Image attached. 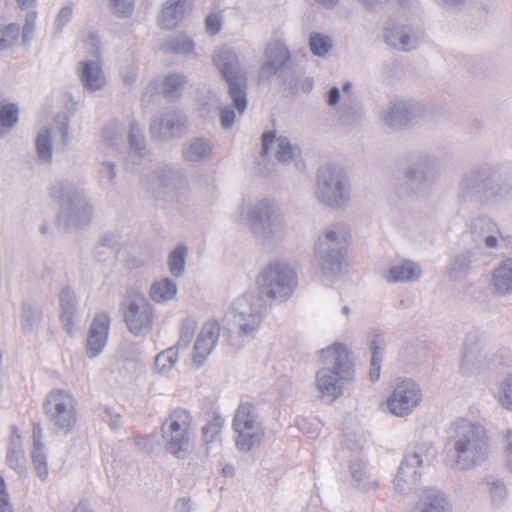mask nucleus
Segmentation results:
<instances>
[{
  "label": "nucleus",
  "mask_w": 512,
  "mask_h": 512,
  "mask_svg": "<svg viewBox=\"0 0 512 512\" xmlns=\"http://www.w3.org/2000/svg\"><path fill=\"white\" fill-rule=\"evenodd\" d=\"M364 443L365 439L363 435L357 431H351L344 434L343 445L352 451L362 449Z\"/></svg>",
  "instance_id": "bf43d9fd"
},
{
  "label": "nucleus",
  "mask_w": 512,
  "mask_h": 512,
  "mask_svg": "<svg viewBox=\"0 0 512 512\" xmlns=\"http://www.w3.org/2000/svg\"><path fill=\"white\" fill-rule=\"evenodd\" d=\"M18 121V109L14 104H7L0 111V122L2 126L11 128Z\"/></svg>",
  "instance_id": "13d9d810"
},
{
  "label": "nucleus",
  "mask_w": 512,
  "mask_h": 512,
  "mask_svg": "<svg viewBox=\"0 0 512 512\" xmlns=\"http://www.w3.org/2000/svg\"><path fill=\"white\" fill-rule=\"evenodd\" d=\"M6 463L15 471L22 473L25 470L26 457L22 445V437L17 427L11 428L6 452Z\"/></svg>",
  "instance_id": "f704fd0d"
},
{
  "label": "nucleus",
  "mask_w": 512,
  "mask_h": 512,
  "mask_svg": "<svg viewBox=\"0 0 512 512\" xmlns=\"http://www.w3.org/2000/svg\"><path fill=\"white\" fill-rule=\"evenodd\" d=\"M187 127V118L177 111H169L154 117L150 123L152 137L168 139L182 134Z\"/></svg>",
  "instance_id": "5701e85b"
},
{
  "label": "nucleus",
  "mask_w": 512,
  "mask_h": 512,
  "mask_svg": "<svg viewBox=\"0 0 512 512\" xmlns=\"http://www.w3.org/2000/svg\"><path fill=\"white\" fill-rule=\"evenodd\" d=\"M178 347H169L158 353L154 359L153 371L163 376L168 375L178 361Z\"/></svg>",
  "instance_id": "a19ab883"
},
{
  "label": "nucleus",
  "mask_w": 512,
  "mask_h": 512,
  "mask_svg": "<svg viewBox=\"0 0 512 512\" xmlns=\"http://www.w3.org/2000/svg\"><path fill=\"white\" fill-rule=\"evenodd\" d=\"M110 328V317L106 312L97 313L90 325L86 351L90 358L97 357L104 349Z\"/></svg>",
  "instance_id": "bb28decb"
},
{
  "label": "nucleus",
  "mask_w": 512,
  "mask_h": 512,
  "mask_svg": "<svg viewBox=\"0 0 512 512\" xmlns=\"http://www.w3.org/2000/svg\"><path fill=\"white\" fill-rule=\"evenodd\" d=\"M220 112V125L224 130L230 129L235 121L236 113L228 107H221Z\"/></svg>",
  "instance_id": "0e129e2a"
},
{
  "label": "nucleus",
  "mask_w": 512,
  "mask_h": 512,
  "mask_svg": "<svg viewBox=\"0 0 512 512\" xmlns=\"http://www.w3.org/2000/svg\"><path fill=\"white\" fill-rule=\"evenodd\" d=\"M153 181L157 188L164 189L166 193H177L186 187V181L183 175L179 171L169 167L155 170L153 173Z\"/></svg>",
  "instance_id": "c9c22d12"
},
{
  "label": "nucleus",
  "mask_w": 512,
  "mask_h": 512,
  "mask_svg": "<svg viewBox=\"0 0 512 512\" xmlns=\"http://www.w3.org/2000/svg\"><path fill=\"white\" fill-rule=\"evenodd\" d=\"M422 39L421 31L412 25L395 19L386 21L383 29V40L391 48L401 52L417 49Z\"/></svg>",
  "instance_id": "6ab92c4d"
},
{
  "label": "nucleus",
  "mask_w": 512,
  "mask_h": 512,
  "mask_svg": "<svg viewBox=\"0 0 512 512\" xmlns=\"http://www.w3.org/2000/svg\"><path fill=\"white\" fill-rule=\"evenodd\" d=\"M438 176L437 158L427 152H418L406 158L403 168V181L397 188L401 197L426 198Z\"/></svg>",
  "instance_id": "39448f33"
},
{
  "label": "nucleus",
  "mask_w": 512,
  "mask_h": 512,
  "mask_svg": "<svg viewBox=\"0 0 512 512\" xmlns=\"http://www.w3.org/2000/svg\"><path fill=\"white\" fill-rule=\"evenodd\" d=\"M494 363V354L484 340L476 336L469 337L463 350L460 373L465 377H476L491 369Z\"/></svg>",
  "instance_id": "2eb2a0df"
},
{
  "label": "nucleus",
  "mask_w": 512,
  "mask_h": 512,
  "mask_svg": "<svg viewBox=\"0 0 512 512\" xmlns=\"http://www.w3.org/2000/svg\"><path fill=\"white\" fill-rule=\"evenodd\" d=\"M135 0H109L111 12L118 17L131 16L134 9Z\"/></svg>",
  "instance_id": "4d7b16f0"
},
{
  "label": "nucleus",
  "mask_w": 512,
  "mask_h": 512,
  "mask_svg": "<svg viewBox=\"0 0 512 512\" xmlns=\"http://www.w3.org/2000/svg\"><path fill=\"white\" fill-rule=\"evenodd\" d=\"M223 427V420L219 416H215L202 429L203 439L207 444L216 441Z\"/></svg>",
  "instance_id": "864d4df0"
},
{
  "label": "nucleus",
  "mask_w": 512,
  "mask_h": 512,
  "mask_svg": "<svg viewBox=\"0 0 512 512\" xmlns=\"http://www.w3.org/2000/svg\"><path fill=\"white\" fill-rule=\"evenodd\" d=\"M213 63L228 85L233 105L242 114L247 107V75L241 66L239 55L233 48L222 47L214 53Z\"/></svg>",
  "instance_id": "1a4fd4ad"
},
{
  "label": "nucleus",
  "mask_w": 512,
  "mask_h": 512,
  "mask_svg": "<svg viewBox=\"0 0 512 512\" xmlns=\"http://www.w3.org/2000/svg\"><path fill=\"white\" fill-rule=\"evenodd\" d=\"M76 400L64 389H53L44 400L43 409L55 433L68 434L77 423Z\"/></svg>",
  "instance_id": "4468645a"
},
{
  "label": "nucleus",
  "mask_w": 512,
  "mask_h": 512,
  "mask_svg": "<svg viewBox=\"0 0 512 512\" xmlns=\"http://www.w3.org/2000/svg\"><path fill=\"white\" fill-rule=\"evenodd\" d=\"M490 495L492 501L499 505L501 504L507 497V490L502 481H494L490 486Z\"/></svg>",
  "instance_id": "e2e57ef3"
},
{
  "label": "nucleus",
  "mask_w": 512,
  "mask_h": 512,
  "mask_svg": "<svg viewBox=\"0 0 512 512\" xmlns=\"http://www.w3.org/2000/svg\"><path fill=\"white\" fill-rule=\"evenodd\" d=\"M43 306L34 302H24L20 312V326L23 333L36 334L42 325Z\"/></svg>",
  "instance_id": "72a5a7b5"
},
{
  "label": "nucleus",
  "mask_w": 512,
  "mask_h": 512,
  "mask_svg": "<svg viewBox=\"0 0 512 512\" xmlns=\"http://www.w3.org/2000/svg\"><path fill=\"white\" fill-rule=\"evenodd\" d=\"M99 173L102 178H105L108 180L110 185L114 184V180L116 178V167L113 162L110 161H103L101 163Z\"/></svg>",
  "instance_id": "69168bd1"
},
{
  "label": "nucleus",
  "mask_w": 512,
  "mask_h": 512,
  "mask_svg": "<svg viewBox=\"0 0 512 512\" xmlns=\"http://www.w3.org/2000/svg\"><path fill=\"white\" fill-rule=\"evenodd\" d=\"M471 232L475 240L487 249L512 250V236L502 235L498 225L487 216L475 218L471 223Z\"/></svg>",
  "instance_id": "aec40b11"
},
{
  "label": "nucleus",
  "mask_w": 512,
  "mask_h": 512,
  "mask_svg": "<svg viewBox=\"0 0 512 512\" xmlns=\"http://www.w3.org/2000/svg\"><path fill=\"white\" fill-rule=\"evenodd\" d=\"M59 316L65 331L71 334L78 322L77 296L70 286L63 287L58 295Z\"/></svg>",
  "instance_id": "7c9ffc66"
},
{
  "label": "nucleus",
  "mask_w": 512,
  "mask_h": 512,
  "mask_svg": "<svg viewBox=\"0 0 512 512\" xmlns=\"http://www.w3.org/2000/svg\"><path fill=\"white\" fill-rule=\"evenodd\" d=\"M235 223H245L249 231L264 244L283 240L288 234V222L280 204L272 198H242L231 213Z\"/></svg>",
  "instance_id": "f257e3e1"
},
{
  "label": "nucleus",
  "mask_w": 512,
  "mask_h": 512,
  "mask_svg": "<svg viewBox=\"0 0 512 512\" xmlns=\"http://www.w3.org/2000/svg\"><path fill=\"white\" fill-rule=\"evenodd\" d=\"M230 312L238 336L243 339H253L266 313L265 301L256 292H247L231 303Z\"/></svg>",
  "instance_id": "f8f14e48"
},
{
  "label": "nucleus",
  "mask_w": 512,
  "mask_h": 512,
  "mask_svg": "<svg viewBox=\"0 0 512 512\" xmlns=\"http://www.w3.org/2000/svg\"><path fill=\"white\" fill-rule=\"evenodd\" d=\"M213 145L206 138H194L188 141L182 150L183 158L189 163H198L210 158Z\"/></svg>",
  "instance_id": "4c0bfd02"
},
{
  "label": "nucleus",
  "mask_w": 512,
  "mask_h": 512,
  "mask_svg": "<svg viewBox=\"0 0 512 512\" xmlns=\"http://www.w3.org/2000/svg\"><path fill=\"white\" fill-rule=\"evenodd\" d=\"M220 336V325L215 320H208L201 326L194 342L192 362L196 367L203 365L211 354Z\"/></svg>",
  "instance_id": "4be33fe9"
},
{
  "label": "nucleus",
  "mask_w": 512,
  "mask_h": 512,
  "mask_svg": "<svg viewBox=\"0 0 512 512\" xmlns=\"http://www.w3.org/2000/svg\"><path fill=\"white\" fill-rule=\"evenodd\" d=\"M124 127L118 121H110L103 129V141L110 147L118 149L122 143Z\"/></svg>",
  "instance_id": "8fccbe9b"
},
{
  "label": "nucleus",
  "mask_w": 512,
  "mask_h": 512,
  "mask_svg": "<svg viewBox=\"0 0 512 512\" xmlns=\"http://www.w3.org/2000/svg\"><path fill=\"white\" fill-rule=\"evenodd\" d=\"M422 396L416 381L411 378L399 379L386 399L387 410L397 417L408 416L419 406Z\"/></svg>",
  "instance_id": "dca6fc26"
},
{
  "label": "nucleus",
  "mask_w": 512,
  "mask_h": 512,
  "mask_svg": "<svg viewBox=\"0 0 512 512\" xmlns=\"http://www.w3.org/2000/svg\"><path fill=\"white\" fill-rule=\"evenodd\" d=\"M78 73L83 87L90 92L101 90L106 84L104 72L97 61L80 62Z\"/></svg>",
  "instance_id": "473e14b6"
},
{
  "label": "nucleus",
  "mask_w": 512,
  "mask_h": 512,
  "mask_svg": "<svg viewBox=\"0 0 512 512\" xmlns=\"http://www.w3.org/2000/svg\"><path fill=\"white\" fill-rule=\"evenodd\" d=\"M313 195L319 204L328 209L344 211L352 198L350 180L339 168L323 167L318 171Z\"/></svg>",
  "instance_id": "0eeeda50"
},
{
  "label": "nucleus",
  "mask_w": 512,
  "mask_h": 512,
  "mask_svg": "<svg viewBox=\"0 0 512 512\" xmlns=\"http://www.w3.org/2000/svg\"><path fill=\"white\" fill-rule=\"evenodd\" d=\"M223 17L220 13H210L205 20L206 31L210 35H216L222 27Z\"/></svg>",
  "instance_id": "680f3d73"
},
{
  "label": "nucleus",
  "mask_w": 512,
  "mask_h": 512,
  "mask_svg": "<svg viewBox=\"0 0 512 512\" xmlns=\"http://www.w3.org/2000/svg\"><path fill=\"white\" fill-rule=\"evenodd\" d=\"M435 456L436 449L430 442L410 447L393 480L394 491L398 494L410 492L420 481L424 468L431 464Z\"/></svg>",
  "instance_id": "9d476101"
},
{
  "label": "nucleus",
  "mask_w": 512,
  "mask_h": 512,
  "mask_svg": "<svg viewBox=\"0 0 512 512\" xmlns=\"http://www.w3.org/2000/svg\"><path fill=\"white\" fill-rule=\"evenodd\" d=\"M445 495L436 489L425 490L415 512H451Z\"/></svg>",
  "instance_id": "58836bf2"
},
{
  "label": "nucleus",
  "mask_w": 512,
  "mask_h": 512,
  "mask_svg": "<svg viewBox=\"0 0 512 512\" xmlns=\"http://www.w3.org/2000/svg\"><path fill=\"white\" fill-rule=\"evenodd\" d=\"M36 13L31 11L26 14L25 23L23 26L22 37L24 41H28L34 32L36 24Z\"/></svg>",
  "instance_id": "338daca9"
},
{
  "label": "nucleus",
  "mask_w": 512,
  "mask_h": 512,
  "mask_svg": "<svg viewBox=\"0 0 512 512\" xmlns=\"http://www.w3.org/2000/svg\"><path fill=\"white\" fill-rule=\"evenodd\" d=\"M349 237V229L342 222L331 223L319 232L313 250L317 268L323 276L339 279L348 273Z\"/></svg>",
  "instance_id": "20e7f679"
},
{
  "label": "nucleus",
  "mask_w": 512,
  "mask_h": 512,
  "mask_svg": "<svg viewBox=\"0 0 512 512\" xmlns=\"http://www.w3.org/2000/svg\"><path fill=\"white\" fill-rule=\"evenodd\" d=\"M447 452L450 465L458 471L480 466L490 454V437L487 429L478 422L465 418L455 420L449 429Z\"/></svg>",
  "instance_id": "f03ea898"
},
{
  "label": "nucleus",
  "mask_w": 512,
  "mask_h": 512,
  "mask_svg": "<svg viewBox=\"0 0 512 512\" xmlns=\"http://www.w3.org/2000/svg\"><path fill=\"white\" fill-rule=\"evenodd\" d=\"M340 119L346 124H352L361 117L360 106L353 100L344 99L339 110Z\"/></svg>",
  "instance_id": "603ef678"
},
{
  "label": "nucleus",
  "mask_w": 512,
  "mask_h": 512,
  "mask_svg": "<svg viewBox=\"0 0 512 512\" xmlns=\"http://www.w3.org/2000/svg\"><path fill=\"white\" fill-rule=\"evenodd\" d=\"M263 152L267 157H273L281 164H288L299 157L300 148L285 136L264 134Z\"/></svg>",
  "instance_id": "a878e982"
},
{
  "label": "nucleus",
  "mask_w": 512,
  "mask_h": 512,
  "mask_svg": "<svg viewBox=\"0 0 512 512\" xmlns=\"http://www.w3.org/2000/svg\"><path fill=\"white\" fill-rule=\"evenodd\" d=\"M232 428L235 445L241 452H249L258 447L265 437V430L256 407L250 403L238 406L233 417Z\"/></svg>",
  "instance_id": "ddd939ff"
},
{
  "label": "nucleus",
  "mask_w": 512,
  "mask_h": 512,
  "mask_svg": "<svg viewBox=\"0 0 512 512\" xmlns=\"http://www.w3.org/2000/svg\"><path fill=\"white\" fill-rule=\"evenodd\" d=\"M353 479L357 486L363 491L376 490L379 486L378 480L361 463H353L350 466Z\"/></svg>",
  "instance_id": "37998d69"
},
{
  "label": "nucleus",
  "mask_w": 512,
  "mask_h": 512,
  "mask_svg": "<svg viewBox=\"0 0 512 512\" xmlns=\"http://www.w3.org/2000/svg\"><path fill=\"white\" fill-rule=\"evenodd\" d=\"M33 449L31 452L32 463L37 475L42 479H46L48 475L47 457L43 443L42 428L38 424L33 425Z\"/></svg>",
  "instance_id": "e433bc0d"
},
{
  "label": "nucleus",
  "mask_w": 512,
  "mask_h": 512,
  "mask_svg": "<svg viewBox=\"0 0 512 512\" xmlns=\"http://www.w3.org/2000/svg\"><path fill=\"white\" fill-rule=\"evenodd\" d=\"M291 58L286 44L280 39L270 40L264 49V59L261 65V74L265 76L277 75L283 83L290 87L295 86L294 79L288 77V63Z\"/></svg>",
  "instance_id": "a211bd4d"
},
{
  "label": "nucleus",
  "mask_w": 512,
  "mask_h": 512,
  "mask_svg": "<svg viewBox=\"0 0 512 512\" xmlns=\"http://www.w3.org/2000/svg\"><path fill=\"white\" fill-rule=\"evenodd\" d=\"M19 27L15 24L8 25L4 30L0 29V51L10 48L18 39Z\"/></svg>",
  "instance_id": "6e6d98bb"
},
{
  "label": "nucleus",
  "mask_w": 512,
  "mask_h": 512,
  "mask_svg": "<svg viewBox=\"0 0 512 512\" xmlns=\"http://www.w3.org/2000/svg\"><path fill=\"white\" fill-rule=\"evenodd\" d=\"M128 139L130 148L135 152L141 153L145 149L143 129L138 123L132 122L130 124Z\"/></svg>",
  "instance_id": "5fc2aeb1"
},
{
  "label": "nucleus",
  "mask_w": 512,
  "mask_h": 512,
  "mask_svg": "<svg viewBox=\"0 0 512 512\" xmlns=\"http://www.w3.org/2000/svg\"><path fill=\"white\" fill-rule=\"evenodd\" d=\"M35 146L39 159L42 162L49 163L53 153L51 130L49 128L40 129L35 140Z\"/></svg>",
  "instance_id": "a18cd8bd"
},
{
  "label": "nucleus",
  "mask_w": 512,
  "mask_h": 512,
  "mask_svg": "<svg viewBox=\"0 0 512 512\" xmlns=\"http://www.w3.org/2000/svg\"><path fill=\"white\" fill-rule=\"evenodd\" d=\"M296 286V272L285 262L268 264L256 278V294L265 302H285L292 296Z\"/></svg>",
  "instance_id": "6e6552de"
},
{
  "label": "nucleus",
  "mask_w": 512,
  "mask_h": 512,
  "mask_svg": "<svg viewBox=\"0 0 512 512\" xmlns=\"http://www.w3.org/2000/svg\"><path fill=\"white\" fill-rule=\"evenodd\" d=\"M422 274L421 265L406 258L394 260L380 270L381 278L389 284L417 282Z\"/></svg>",
  "instance_id": "412c9836"
},
{
  "label": "nucleus",
  "mask_w": 512,
  "mask_h": 512,
  "mask_svg": "<svg viewBox=\"0 0 512 512\" xmlns=\"http://www.w3.org/2000/svg\"><path fill=\"white\" fill-rule=\"evenodd\" d=\"M178 287L176 282L165 277L155 281L149 291L150 298L156 303H166L176 299Z\"/></svg>",
  "instance_id": "ea45409f"
},
{
  "label": "nucleus",
  "mask_w": 512,
  "mask_h": 512,
  "mask_svg": "<svg viewBox=\"0 0 512 512\" xmlns=\"http://www.w3.org/2000/svg\"><path fill=\"white\" fill-rule=\"evenodd\" d=\"M197 328V320L192 316L184 318L179 328V340L176 347H187L194 337Z\"/></svg>",
  "instance_id": "3c124183"
},
{
  "label": "nucleus",
  "mask_w": 512,
  "mask_h": 512,
  "mask_svg": "<svg viewBox=\"0 0 512 512\" xmlns=\"http://www.w3.org/2000/svg\"><path fill=\"white\" fill-rule=\"evenodd\" d=\"M351 351L341 342H334L321 350V359L327 364L326 368H333L335 371L354 378V364Z\"/></svg>",
  "instance_id": "393cba45"
},
{
  "label": "nucleus",
  "mask_w": 512,
  "mask_h": 512,
  "mask_svg": "<svg viewBox=\"0 0 512 512\" xmlns=\"http://www.w3.org/2000/svg\"><path fill=\"white\" fill-rule=\"evenodd\" d=\"M192 418L187 410L177 408L163 421L161 436L165 450L177 459H185L192 448Z\"/></svg>",
  "instance_id": "9b49d317"
},
{
  "label": "nucleus",
  "mask_w": 512,
  "mask_h": 512,
  "mask_svg": "<svg viewBox=\"0 0 512 512\" xmlns=\"http://www.w3.org/2000/svg\"><path fill=\"white\" fill-rule=\"evenodd\" d=\"M511 194V179L498 167L487 163L466 172L459 182V199L476 207L494 204Z\"/></svg>",
  "instance_id": "7ed1b4c3"
},
{
  "label": "nucleus",
  "mask_w": 512,
  "mask_h": 512,
  "mask_svg": "<svg viewBox=\"0 0 512 512\" xmlns=\"http://www.w3.org/2000/svg\"><path fill=\"white\" fill-rule=\"evenodd\" d=\"M309 47L314 55L324 57L332 49L333 41L326 34L313 32L309 36Z\"/></svg>",
  "instance_id": "09e8293b"
},
{
  "label": "nucleus",
  "mask_w": 512,
  "mask_h": 512,
  "mask_svg": "<svg viewBox=\"0 0 512 512\" xmlns=\"http://www.w3.org/2000/svg\"><path fill=\"white\" fill-rule=\"evenodd\" d=\"M102 419L108 422L111 429L116 430L121 425V417L119 414H113L110 408L104 409L102 412Z\"/></svg>",
  "instance_id": "774afa93"
},
{
  "label": "nucleus",
  "mask_w": 512,
  "mask_h": 512,
  "mask_svg": "<svg viewBox=\"0 0 512 512\" xmlns=\"http://www.w3.org/2000/svg\"><path fill=\"white\" fill-rule=\"evenodd\" d=\"M51 196L59 204V222L69 230L89 225L92 207L82 189L69 181H58L51 188Z\"/></svg>",
  "instance_id": "423d86ee"
},
{
  "label": "nucleus",
  "mask_w": 512,
  "mask_h": 512,
  "mask_svg": "<svg viewBox=\"0 0 512 512\" xmlns=\"http://www.w3.org/2000/svg\"><path fill=\"white\" fill-rule=\"evenodd\" d=\"M123 316L129 332L134 336H143L152 328L153 306L145 296L135 294L124 303Z\"/></svg>",
  "instance_id": "f3484780"
},
{
  "label": "nucleus",
  "mask_w": 512,
  "mask_h": 512,
  "mask_svg": "<svg viewBox=\"0 0 512 512\" xmlns=\"http://www.w3.org/2000/svg\"><path fill=\"white\" fill-rule=\"evenodd\" d=\"M417 104L408 100H395L389 103L384 120L390 127L407 123L419 114Z\"/></svg>",
  "instance_id": "2f4dec72"
},
{
  "label": "nucleus",
  "mask_w": 512,
  "mask_h": 512,
  "mask_svg": "<svg viewBox=\"0 0 512 512\" xmlns=\"http://www.w3.org/2000/svg\"><path fill=\"white\" fill-rule=\"evenodd\" d=\"M477 253L471 249L460 250L450 256L446 274L451 282H460L473 270L477 263Z\"/></svg>",
  "instance_id": "c85d7f7f"
},
{
  "label": "nucleus",
  "mask_w": 512,
  "mask_h": 512,
  "mask_svg": "<svg viewBox=\"0 0 512 512\" xmlns=\"http://www.w3.org/2000/svg\"><path fill=\"white\" fill-rule=\"evenodd\" d=\"M494 399L500 408L512 413V372L502 378L494 393Z\"/></svg>",
  "instance_id": "79ce46f5"
},
{
  "label": "nucleus",
  "mask_w": 512,
  "mask_h": 512,
  "mask_svg": "<svg viewBox=\"0 0 512 512\" xmlns=\"http://www.w3.org/2000/svg\"><path fill=\"white\" fill-rule=\"evenodd\" d=\"M73 14V6L71 4H65L59 11L54 27L57 32H60L63 27L70 21Z\"/></svg>",
  "instance_id": "052dcab7"
},
{
  "label": "nucleus",
  "mask_w": 512,
  "mask_h": 512,
  "mask_svg": "<svg viewBox=\"0 0 512 512\" xmlns=\"http://www.w3.org/2000/svg\"><path fill=\"white\" fill-rule=\"evenodd\" d=\"M193 0H167L158 17L159 25L167 30L176 28L192 11Z\"/></svg>",
  "instance_id": "cd10ccee"
},
{
  "label": "nucleus",
  "mask_w": 512,
  "mask_h": 512,
  "mask_svg": "<svg viewBox=\"0 0 512 512\" xmlns=\"http://www.w3.org/2000/svg\"><path fill=\"white\" fill-rule=\"evenodd\" d=\"M352 380L353 378L344 376L333 368L323 367L316 373L315 386L321 397L333 401L342 395L344 385Z\"/></svg>",
  "instance_id": "b1692460"
},
{
  "label": "nucleus",
  "mask_w": 512,
  "mask_h": 512,
  "mask_svg": "<svg viewBox=\"0 0 512 512\" xmlns=\"http://www.w3.org/2000/svg\"><path fill=\"white\" fill-rule=\"evenodd\" d=\"M161 49L165 53H175V54H189L194 49V42L190 37L184 34H179L177 36L171 37L163 43Z\"/></svg>",
  "instance_id": "c03bdc74"
},
{
  "label": "nucleus",
  "mask_w": 512,
  "mask_h": 512,
  "mask_svg": "<svg viewBox=\"0 0 512 512\" xmlns=\"http://www.w3.org/2000/svg\"><path fill=\"white\" fill-rule=\"evenodd\" d=\"M187 84L186 77L181 73H171L165 76L162 83L163 94L170 99H175Z\"/></svg>",
  "instance_id": "49530a36"
},
{
  "label": "nucleus",
  "mask_w": 512,
  "mask_h": 512,
  "mask_svg": "<svg viewBox=\"0 0 512 512\" xmlns=\"http://www.w3.org/2000/svg\"><path fill=\"white\" fill-rule=\"evenodd\" d=\"M187 257V249L184 246H177L168 256V268L170 273L179 278L185 270V262Z\"/></svg>",
  "instance_id": "de8ad7c7"
},
{
  "label": "nucleus",
  "mask_w": 512,
  "mask_h": 512,
  "mask_svg": "<svg viewBox=\"0 0 512 512\" xmlns=\"http://www.w3.org/2000/svg\"><path fill=\"white\" fill-rule=\"evenodd\" d=\"M489 288L494 296L512 293V257L501 260L491 271Z\"/></svg>",
  "instance_id": "c756f323"
}]
</instances>
